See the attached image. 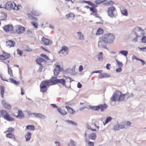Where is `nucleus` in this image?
I'll return each mask as SVG.
<instances>
[{
	"instance_id": "obj_58",
	"label": "nucleus",
	"mask_w": 146,
	"mask_h": 146,
	"mask_svg": "<svg viewBox=\"0 0 146 146\" xmlns=\"http://www.w3.org/2000/svg\"><path fill=\"white\" fill-rule=\"evenodd\" d=\"M14 128L11 127H10L8 128L7 131L9 132H12L14 131Z\"/></svg>"
},
{
	"instance_id": "obj_50",
	"label": "nucleus",
	"mask_w": 146,
	"mask_h": 146,
	"mask_svg": "<svg viewBox=\"0 0 146 146\" xmlns=\"http://www.w3.org/2000/svg\"><path fill=\"white\" fill-rule=\"evenodd\" d=\"M27 33L28 35L30 37H32L33 36V34L32 32L30 30H28L27 31Z\"/></svg>"
},
{
	"instance_id": "obj_9",
	"label": "nucleus",
	"mask_w": 146,
	"mask_h": 146,
	"mask_svg": "<svg viewBox=\"0 0 146 146\" xmlns=\"http://www.w3.org/2000/svg\"><path fill=\"white\" fill-rule=\"evenodd\" d=\"M25 28L21 25L17 26L16 28V31L18 34H22L25 31Z\"/></svg>"
},
{
	"instance_id": "obj_37",
	"label": "nucleus",
	"mask_w": 146,
	"mask_h": 146,
	"mask_svg": "<svg viewBox=\"0 0 146 146\" xmlns=\"http://www.w3.org/2000/svg\"><path fill=\"white\" fill-rule=\"evenodd\" d=\"M0 88L1 89V97L2 98H3L4 97V94L5 91V88L3 86H1L0 87Z\"/></svg>"
},
{
	"instance_id": "obj_3",
	"label": "nucleus",
	"mask_w": 146,
	"mask_h": 146,
	"mask_svg": "<svg viewBox=\"0 0 146 146\" xmlns=\"http://www.w3.org/2000/svg\"><path fill=\"white\" fill-rule=\"evenodd\" d=\"M107 106V105L104 104H99L97 106L89 105V107L90 109L94 111H98L100 109L101 111L103 112L106 109Z\"/></svg>"
},
{
	"instance_id": "obj_30",
	"label": "nucleus",
	"mask_w": 146,
	"mask_h": 146,
	"mask_svg": "<svg viewBox=\"0 0 146 146\" xmlns=\"http://www.w3.org/2000/svg\"><path fill=\"white\" fill-rule=\"evenodd\" d=\"M26 129H27L34 131L35 129V128L34 125H28L26 126Z\"/></svg>"
},
{
	"instance_id": "obj_31",
	"label": "nucleus",
	"mask_w": 146,
	"mask_h": 146,
	"mask_svg": "<svg viewBox=\"0 0 146 146\" xmlns=\"http://www.w3.org/2000/svg\"><path fill=\"white\" fill-rule=\"evenodd\" d=\"M96 137V135L95 133H92L89 134V138L90 139L94 140L95 139Z\"/></svg>"
},
{
	"instance_id": "obj_61",
	"label": "nucleus",
	"mask_w": 146,
	"mask_h": 146,
	"mask_svg": "<svg viewBox=\"0 0 146 146\" xmlns=\"http://www.w3.org/2000/svg\"><path fill=\"white\" fill-rule=\"evenodd\" d=\"M17 54L19 55H22L23 54L22 52L19 49H17Z\"/></svg>"
},
{
	"instance_id": "obj_10",
	"label": "nucleus",
	"mask_w": 146,
	"mask_h": 146,
	"mask_svg": "<svg viewBox=\"0 0 146 146\" xmlns=\"http://www.w3.org/2000/svg\"><path fill=\"white\" fill-rule=\"evenodd\" d=\"M63 70L61 68L60 65H56V68L53 70L54 75L55 76H57L59 74L60 72H62Z\"/></svg>"
},
{
	"instance_id": "obj_55",
	"label": "nucleus",
	"mask_w": 146,
	"mask_h": 146,
	"mask_svg": "<svg viewBox=\"0 0 146 146\" xmlns=\"http://www.w3.org/2000/svg\"><path fill=\"white\" fill-rule=\"evenodd\" d=\"M122 71V69L121 67L118 68L116 70V71L117 72H121Z\"/></svg>"
},
{
	"instance_id": "obj_8",
	"label": "nucleus",
	"mask_w": 146,
	"mask_h": 146,
	"mask_svg": "<svg viewBox=\"0 0 146 146\" xmlns=\"http://www.w3.org/2000/svg\"><path fill=\"white\" fill-rule=\"evenodd\" d=\"M135 35L141 36L144 35V31L139 27H136L133 30Z\"/></svg>"
},
{
	"instance_id": "obj_27",
	"label": "nucleus",
	"mask_w": 146,
	"mask_h": 146,
	"mask_svg": "<svg viewBox=\"0 0 146 146\" xmlns=\"http://www.w3.org/2000/svg\"><path fill=\"white\" fill-rule=\"evenodd\" d=\"M57 110L62 115H64L67 113V112L66 111L60 108H57Z\"/></svg>"
},
{
	"instance_id": "obj_6",
	"label": "nucleus",
	"mask_w": 146,
	"mask_h": 146,
	"mask_svg": "<svg viewBox=\"0 0 146 146\" xmlns=\"http://www.w3.org/2000/svg\"><path fill=\"white\" fill-rule=\"evenodd\" d=\"M0 115L8 121H14V119L10 117L9 114L7 111L3 110L0 111Z\"/></svg>"
},
{
	"instance_id": "obj_46",
	"label": "nucleus",
	"mask_w": 146,
	"mask_h": 146,
	"mask_svg": "<svg viewBox=\"0 0 146 146\" xmlns=\"http://www.w3.org/2000/svg\"><path fill=\"white\" fill-rule=\"evenodd\" d=\"M68 146H76L74 145V141L72 140L70 141V142L68 143Z\"/></svg>"
},
{
	"instance_id": "obj_63",
	"label": "nucleus",
	"mask_w": 146,
	"mask_h": 146,
	"mask_svg": "<svg viewBox=\"0 0 146 146\" xmlns=\"http://www.w3.org/2000/svg\"><path fill=\"white\" fill-rule=\"evenodd\" d=\"M124 94L125 96L127 99L131 97V96H129V94L128 93L125 94Z\"/></svg>"
},
{
	"instance_id": "obj_44",
	"label": "nucleus",
	"mask_w": 146,
	"mask_h": 146,
	"mask_svg": "<svg viewBox=\"0 0 146 146\" xmlns=\"http://www.w3.org/2000/svg\"><path fill=\"white\" fill-rule=\"evenodd\" d=\"M94 57L97 58L99 61H102L103 59V55H96Z\"/></svg>"
},
{
	"instance_id": "obj_43",
	"label": "nucleus",
	"mask_w": 146,
	"mask_h": 146,
	"mask_svg": "<svg viewBox=\"0 0 146 146\" xmlns=\"http://www.w3.org/2000/svg\"><path fill=\"white\" fill-rule=\"evenodd\" d=\"M119 101H123L125 99V96L124 94H122L121 92V95L119 96Z\"/></svg>"
},
{
	"instance_id": "obj_45",
	"label": "nucleus",
	"mask_w": 146,
	"mask_h": 146,
	"mask_svg": "<svg viewBox=\"0 0 146 146\" xmlns=\"http://www.w3.org/2000/svg\"><path fill=\"white\" fill-rule=\"evenodd\" d=\"M14 135L11 133H9L8 134H6V136L7 137L12 138H13V137Z\"/></svg>"
},
{
	"instance_id": "obj_7",
	"label": "nucleus",
	"mask_w": 146,
	"mask_h": 146,
	"mask_svg": "<svg viewBox=\"0 0 146 146\" xmlns=\"http://www.w3.org/2000/svg\"><path fill=\"white\" fill-rule=\"evenodd\" d=\"M121 95V92L118 90H116L114 92L112 97L110 98V100L112 102H119V96Z\"/></svg>"
},
{
	"instance_id": "obj_12",
	"label": "nucleus",
	"mask_w": 146,
	"mask_h": 146,
	"mask_svg": "<svg viewBox=\"0 0 146 146\" xmlns=\"http://www.w3.org/2000/svg\"><path fill=\"white\" fill-rule=\"evenodd\" d=\"M107 42L104 41L103 39L101 38L98 42V46L100 48L103 47L105 49H108L106 47Z\"/></svg>"
},
{
	"instance_id": "obj_17",
	"label": "nucleus",
	"mask_w": 146,
	"mask_h": 146,
	"mask_svg": "<svg viewBox=\"0 0 146 146\" xmlns=\"http://www.w3.org/2000/svg\"><path fill=\"white\" fill-rule=\"evenodd\" d=\"M121 13L123 15L127 16L128 15V13L127 10L125 7L123 6H121L119 7Z\"/></svg>"
},
{
	"instance_id": "obj_38",
	"label": "nucleus",
	"mask_w": 146,
	"mask_h": 146,
	"mask_svg": "<svg viewBox=\"0 0 146 146\" xmlns=\"http://www.w3.org/2000/svg\"><path fill=\"white\" fill-rule=\"evenodd\" d=\"M44 60V59L43 58H40L36 60V62L38 64L41 65V63Z\"/></svg>"
},
{
	"instance_id": "obj_64",
	"label": "nucleus",
	"mask_w": 146,
	"mask_h": 146,
	"mask_svg": "<svg viewBox=\"0 0 146 146\" xmlns=\"http://www.w3.org/2000/svg\"><path fill=\"white\" fill-rule=\"evenodd\" d=\"M88 144L89 146H94V142L91 141H89L88 143Z\"/></svg>"
},
{
	"instance_id": "obj_16",
	"label": "nucleus",
	"mask_w": 146,
	"mask_h": 146,
	"mask_svg": "<svg viewBox=\"0 0 146 146\" xmlns=\"http://www.w3.org/2000/svg\"><path fill=\"white\" fill-rule=\"evenodd\" d=\"M33 114L34 115L35 117L36 118H39L42 119H44L46 118L45 116L44 115L41 114L40 113H30L29 114V115H30L31 114Z\"/></svg>"
},
{
	"instance_id": "obj_24",
	"label": "nucleus",
	"mask_w": 146,
	"mask_h": 146,
	"mask_svg": "<svg viewBox=\"0 0 146 146\" xmlns=\"http://www.w3.org/2000/svg\"><path fill=\"white\" fill-rule=\"evenodd\" d=\"M57 84H60L63 86H64L66 84V81L64 79H58Z\"/></svg>"
},
{
	"instance_id": "obj_53",
	"label": "nucleus",
	"mask_w": 146,
	"mask_h": 146,
	"mask_svg": "<svg viewBox=\"0 0 146 146\" xmlns=\"http://www.w3.org/2000/svg\"><path fill=\"white\" fill-rule=\"evenodd\" d=\"M141 41L142 43H146V36H143L141 39Z\"/></svg>"
},
{
	"instance_id": "obj_19",
	"label": "nucleus",
	"mask_w": 146,
	"mask_h": 146,
	"mask_svg": "<svg viewBox=\"0 0 146 146\" xmlns=\"http://www.w3.org/2000/svg\"><path fill=\"white\" fill-rule=\"evenodd\" d=\"M6 46L9 48H11V47H14L15 44V41H13L11 40H9L8 41H6Z\"/></svg>"
},
{
	"instance_id": "obj_57",
	"label": "nucleus",
	"mask_w": 146,
	"mask_h": 146,
	"mask_svg": "<svg viewBox=\"0 0 146 146\" xmlns=\"http://www.w3.org/2000/svg\"><path fill=\"white\" fill-rule=\"evenodd\" d=\"M94 15L96 17H98L99 18V19L102 20V18L101 17L98 15V14L97 13V12L96 13H95Z\"/></svg>"
},
{
	"instance_id": "obj_25",
	"label": "nucleus",
	"mask_w": 146,
	"mask_h": 146,
	"mask_svg": "<svg viewBox=\"0 0 146 146\" xmlns=\"http://www.w3.org/2000/svg\"><path fill=\"white\" fill-rule=\"evenodd\" d=\"M64 121L69 124H72L76 126H77L78 125V124L76 123L72 120H65Z\"/></svg>"
},
{
	"instance_id": "obj_21",
	"label": "nucleus",
	"mask_w": 146,
	"mask_h": 146,
	"mask_svg": "<svg viewBox=\"0 0 146 146\" xmlns=\"http://www.w3.org/2000/svg\"><path fill=\"white\" fill-rule=\"evenodd\" d=\"M65 107L67 109L68 112L70 114H73L75 112V111L72 108H71L68 106H66Z\"/></svg>"
},
{
	"instance_id": "obj_29",
	"label": "nucleus",
	"mask_w": 146,
	"mask_h": 146,
	"mask_svg": "<svg viewBox=\"0 0 146 146\" xmlns=\"http://www.w3.org/2000/svg\"><path fill=\"white\" fill-rule=\"evenodd\" d=\"M112 119V118L110 116L108 117L105 120V122H103L104 125H105L106 124L110 121Z\"/></svg>"
},
{
	"instance_id": "obj_59",
	"label": "nucleus",
	"mask_w": 146,
	"mask_h": 146,
	"mask_svg": "<svg viewBox=\"0 0 146 146\" xmlns=\"http://www.w3.org/2000/svg\"><path fill=\"white\" fill-rule=\"evenodd\" d=\"M131 124V123L129 121H127L126 122V123H124V125H125V126L126 125H127V126H129Z\"/></svg>"
},
{
	"instance_id": "obj_4",
	"label": "nucleus",
	"mask_w": 146,
	"mask_h": 146,
	"mask_svg": "<svg viewBox=\"0 0 146 146\" xmlns=\"http://www.w3.org/2000/svg\"><path fill=\"white\" fill-rule=\"evenodd\" d=\"M102 38L107 43H111L114 41V36L111 33L104 34L102 36Z\"/></svg>"
},
{
	"instance_id": "obj_49",
	"label": "nucleus",
	"mask_w": 146,
	"mask_h": 146,
	"mask_svg": "<svg viewBox=\"0 0 146 146\" xmlns=\"http://www.w3.org/2000/svg\"><path fill=\"white\" fill-rule=\"evenodd\" d=\"M105 2V1L102 0H96L95 1V3L96 4H99Z\"/></svg>"
},
{
	"instance_id": "obj_1",
	"label": "nucleus",
	"mask_w": 146,
	"mask_h": 146,
	"mask_svg": "<svg viewBox=\"0 0 146 146\" xmlns=\"http://www.w3.org/2000/svg\"><path fill=\"white\" fill-rule=\"evenodd\" d=\"M58 79L56 77H52L50 81L44 80L41 82L40 85V91L44 93L47 90V86L51 85L52 82L53 85L57 84Z\"/></svg>"
},
{
	"instance_id": "obj_52",
	"label": "nucleus",
	"mask_w": 146,
	"mask_h": 146,
	"mask_svg": "<svg viewBox=\"0 0 146 146\" xmlns=\"http://www.w3.org/2000/svg\"><path fill=\"white\" fill-rule=\"evenodd\" d=\"M116 61L117 62V64L119 66H123V64L122 62H120L118 60L116 59Z\"/></svg>"
},
{
	"instance_id": "obj_13",
	"label": "nucleus",
	"mask_w": 146,
	"mask_h": 146,
	"mask_svg": "<svg viewBox=\"0 0 146 146\" xmlns=\"http://www.w3.org/2000/svg\"><path fill=\"white\" fill-rule=\"evenodd\" d=\"M42 43L46 46H48L51 44L52 43V41L48 38L43 37L42 39Z\"/></svg>"
},
{
	"instance_id": "obj_34",
	"label": "nucleus",
	"mask_w": 146,
	"mask_h": 146,
	"mask_svg": "<svg viewBox=\"0 0 146 146\" xmlns=\"http://www.w3.org/2000/svg\"><path fill=\"white\" fill-rule=\"evenodd\" d=\"M103 30L101 28H99L97 31L96 35H99L102 34L103 33Z\"/></svg>"
},
{
	"instance_id": "obj_22",
	"label": "nucleus",
	"mask_w": 146,
	"mask_h": 146,
	"mask_svg": "<svg viewBox=\"0 0 146 146\" xmlns=\"http://www.w3.org/2000/svg\"><path fill=\"white\" fill-rule=\"evenodd\" d=\"M7 17V14L5 13L1 12L0 13V20L5 19Z\"/></svg>"
},
{
	"instance_id": "obj_32",
	"label": "nucleus",
	"mask_w": 146,
	"mask_h": 146,
	"mask_svg": "<svg viewBox=\"0 0 146 146\" xmlns=\"http://www.w3.org/2000/svg\"><path fill=\"white\" fill-rule=\"evenodd\" d=\"M31 133L30 132H28L27 134L25 136L26 139V141H29L31 139Z\"/></svg>"
},
{
	"instance_id": "obj_48",
	"label": "nucleus",
	"mask_w": 146,
	"mask_h": 146,
	"mask_svg": "<svg viewBox=\"0 0 146 146\" xmlns=\"http://www.w3.org/2000/svg\"><path fill=\"white\" fill-rule=\"evenodd\" d=\"M136 36L135 38H134L133 40L132 41L134 42H136L138 41V37L140 38L141 36L136 35Z\"/></svg>"
},
{
	"instance_id": "obj_41",
	"label": "nucleus",
	"mask_w": 146,
	"mask_h": 146,
	"mask_svg": "<svg viewBox=\"0 0 146 146\" xmlns=\"http://www.w3.org/2000/svg\"><path fill=\"white\" fill-rule=\"evenodd\" d=\"M102 74H103V78H108L110 77L111 76V74H110L103 73Z\"/></svg>"
},
{
	"instance_id": "obj_28",
	"label": "nucleus",
	"mask_w": 146,
	"mask_h": 146,
	"mask_svg": "<svg viewBox=\"0 0 146 146\" xmlns=\"http://www.w3.org/2000/svg\"><path fill=\"white\" fill-rule=\"evenodd\" d=\"M77 35L79 39L81 40H83L84 39V36L83 34L81 32H78L77 33Z\"/></svg>"
},
{
	"instance_id": "obj_42",
	"label": "nucleus",
	"mask_w": 146,
	"mask_h": 146,
	"mask_svg": "<svg viewBox=\"0 0 146 146\" xmlns=\"http://www.w3.org/2000/svg\"><path fill=\"white\" fill-rule=\"evenodd\" d=\"M66 17L68 19L72 18L74 17V15L73 13H70L66 15Z\"/></svg>"
},
{
	"instance_id": "obj_23",
	"label": "nucleus",
	"mask_w": 146,
	"mask_h": 146,
	"mask_svg": "<svg viewBox=\"0 0 146 146\" xmlns=\"http://www.w3.org/2000/svg\"><path fill=\"white\" fill-rule=\"evenodd\" d=\"M24 117V115L22 111L18 110V114L16 116L17 117H19V119H22Z\"/></svg>"
},
{
	"instance_id": "obj_2",
	"label": "nucleus",
	"mask_w": 146,
	"mask_h": 146,
	"mask_svg": "<svg viewBox=\"0 0 146 146\" xmlns=\"http://www.w3.org/2000/svg\"><path fill=\"white\" fill-rule=\"evenodd\" d=\"M16 6V4L14 2H12L10 1H8L3 5H1L0 6V8L5 9L9 11L12 9L15 10L18 9H15V7Z\"/></svg>"
},
{
	"instance_id": "obj_51",
	"label": "nucleus",
	"mask_w": 146,
	"mask_h": 146,
	"mask_svg": "<svg viewBox=\"0 0 146 146\" xmlns=\"http://www.w3.org/2000/svg\"><path fill=\"white\" fill-rule=\"evenodd\" d=\"M31 24L32 25H33L35 28H37L38 25V24L36 22H31Z\"/></svg>"
},
{
	"instance_id": "obj_20",
	"label": "nucleus",
	"mask_w": 146,
	"mask_h": 146,
	"mask_svg": "<svg viewBox=\"0 0 146 146\" xmlns=\"http://www.w3.org/2000/svg\"><path fill=\"white\" fill-rule=\"evenodd\" d=\"M65 72L67 74L74 75L75 72V69L74 68L71 69H67L66 70Z\"/></svg>"
},
{
	"instance_id": "obj_47",
	"label": "nucleus",
	"mask_w": 146,
	"mask_h": 146,
	"mask_svg": "<svg viewBox=\"0 0 146 146\" xmlns=\"http://www.w3.org/2000/svg\"><path fill=\"white\" fill-rule=\"evenodd\" d=\"M8 74L10 75L11 76H13V74L12 73V70L10 68H9V66H8Z\"/></svg>"
},
{
	"instance_id": "obj_5",
	"label": "nucleus",
	"mask_w": 146,
	"mask_h": 146,
	"mask_svg": "<svg viewBox=\"0 0 146 146\" xmlns=\"http://www.w3.org/2000/svg\"><path fill=\"white\" fill-rule=\"evenodd\" d=\"M107 13L110 17H115L117 15L116 10L114 6H111L108 8Z\"/></svg>"
},
{
	"instance_id": "obj_40",
	"label": "nucleus",
	"mask_w": 146,
	"mask_h": 146,
	"mask_svg": "<svg viewBox=\"0 0 146 146\" xmlns=\"http://www.w3.org/2000/svg\"><path fill=\"white\" fill-rule=\"evenodd\" d=\"M10 80L11 82L12 83L18 85L19 83V81H17L12 78H11L10 79Z\"/></svg>"
},
{
	"instance_id": "obj_39",
	"label": "nucleus",
	"mask_w": 146,
	"mask_h": 146,
	"mask_svg": "<svg viewBox=\"0 0 146 146\" xmlns=\"http://www.w3.org/2000/svg\"><path fill=\"white\" fill-rule=\"evenodd\" d=\"M128 53V51L127 50H123L119 51L117 54H122V55H127Z\"/></svg>"
},
{
	"instance_id": "obj_54",
	"label": "nucleus",
	"mask_w": 146,
	"mask_h": 146,
	"mask_svg": "<svg viewBox=\"0 0 146 146\" xmlns=\"http://www.w3.org/2000/svg\"><path fill=\"white\" fill-rule=\"evenodd\" d=\"M90 10L92 11L93 13H97L96 10L95 9V8L90 7Z\"/></svg>"
},
{
	"instance_id": "obj_33",
	"label": "nucleus",
	"mask_w": 146,
	"mask_h": 146,
	"mask_svg": "<svg viewBox=\"0 0 146 146\" xmlns=\"http://www.w3.org/2000/svg\"><path fill=\"white\" fill-rule=\"evenodd\" d=\"M105 2H104V4L106 5H112L114 4V3L111 1H106L104 0Z\"/></svg>"
},
{
	"instance_id": "obj_56",
	"label": "nucleus",
	"mask_w": 146,
	"mask_h": 146,
	"mask_svg": "<svg viewBox=\"0 0 146 146\" xmlns=\"http://www.w3.org/2000/svg\"><path fill=\"white\" fill-rule=\"evenodd\" d=\"M91 6H92V8H95L97 7L98 5H95L94 3H93L92 2H91L90 5Z\"/></svg>"
},
{
	"instance_id": "obj_15",
	"label": "nucleus",
	"mask_w": 146,
	"mask_h": 146,
	"mask_svg": "<svg viewBox=\"0 0 146 146\" xmlns=\"http://www.w3.org/2000/svg\"><path fill=\"white\" fill-rule=\"evenodd\" d=\"M4 30L6 32L10 31L13 30V27L10 25H6L3 27Z\"/></svg>"
},
{
	"instance_id": "obj_14",
	"label": "nucleus",
	"mask_w": 146,
	"mask_h": 146,
	"mask_svg": "<svg viewBox=\"0 0 146 146\" xmlns=\"http://www.w3.org/2000/svg\"><path fill=\"white\" fill-rule=\"evenodd\" d=\"M69 53V50L68 48L64 46H63L62 47L61 49L59 52V53L60 54H68Z\"/></svg>"
},
{
	"instance_id": "obj_60",
	"label": "nucleus",
	"mask_w": 146,
	"mask_h": 146,
	"mask_svg": "<svg viewBox=\"0 0 146 146\" xmlns=\"http://www.w3.org/2000/svg\"><path fill=\"white\" fill-rule=\"evenodd\" d=\"M0 77L2 80L7 82H8L9 81L8 80H6L5 79V77H3L1 74L0 75Z\"/></svg>"
},
{
	"instance_id": "obj_26",
	"label": "nucleus",
	"mask_w": 146,
	"mask_h": 146,
	"mask_svg": "<svg viewBox=\"0 0 146 146\" xmlns=\"http://www.w3.org/2000/svg\"><path fill=\"white\" fill-rule=\"evenodd\" d=\"M31 13L32 15L36 16H38L40 14V13L39 11L34 9L32 11Z\"/></svg>"
},
{
	"instance_id": "obj_62",
	"label": "nucleus",
	"mask_w": 146,
	"mask_h": 146,
	"mask_svg": "<svg viewBox=\"0 0 146 146\" xmlns=\"http://www.w3.org/2000/svg\"><path fill=\"white\" fill-rule=\"evenodd\" d=\"M138 60L141 62L142 65H144L145 64V62L143 60L139 59H138Z\"/></svg>"
},
{
	"instance_id": "obj_36",
	"label": "nucleus",
	"mask_w": 146,
	"mask_h": 146,
	"mask_svg": "<svg viewBox=\"0 0 146 146\" xmlns=\"http://www.w3.org/2000/svg\"><path fill=\"white\" fill-rule=\"evenodd\" d=\"M10 57V55H0V59L4 60Z\"/></svg>"
},
{
	"instance_id": "obj_35",
	"label": "nucleus",
	"mask_w": 146,
	"mask_h": 146,
	"mask_svg": "<svg viewBox=\"0 0 146 146\" xmlns=\"http://www.w3.org/2000/svg\"><path fill=\"white\" fill-rule=\"evenodd\" d=\"M28 16L29 19H30L34 20L36 21H38V19L36 18L33 17L31 15L30 13L28 14Z\"/></svg>"
},
{
	"instance_id": "obj_11",
	"label": "nucleus",
	"mask_w": 146,
	"mask_h": 146,
	"mask_svg": "<svg viewBox=\"0 0 146 146\" xmlns=\"http://www.w3.org/2000/svg\"><path fill=\"white\" fill-rule=\"evenodd\" d=\"M124 128L125 127L124 123L122 122L115 125L113 127V129L115 130H118Z\"/></svg>"
},
{
	"instance_id": "obj_18",
	"label": "nucleus",
	"mask_w": 146,
	"mask_h": 146,
	"mask_svg": "<svg viewBox=\"0 0 146 146\" xmlns=\"http://www.w3.org/2000/svg\"><path fill=\"white\" fill-rule=\"evenodd\" d=\"M2 102L3 106L5 108L8 110H10L11 108V106L10 104L6 102L5 101L2 100Z\"/></svg>"
}]
</instances>
